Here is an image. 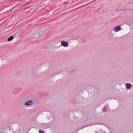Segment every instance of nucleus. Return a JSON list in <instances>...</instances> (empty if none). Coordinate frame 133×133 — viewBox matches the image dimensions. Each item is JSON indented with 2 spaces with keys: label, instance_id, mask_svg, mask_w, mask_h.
I'll return each instance as SVG.
<instances>
[{
  "label": "nucleus",
  "instance_id": "1",
  "mask_svg": "<svg viewBox=\"0 0 133 133\" xmlns=\"http://www.w3.org/2000/svg\"><path fill=\"white\" fill-rule=\"evenodd\" d=\"M61 44L64 47H67L68 45V43L66 42L62 41H61Z\"/></svg>",
  "mask_w": 133,
  "mask_h": 133
},
{
  "label": "nucleus",
  "instance_id": "2",
  "mask_svg": "<svg viewBox=\"0 0 133 133\" xmlns=\"http://www.w3.org/2000/svg\"><path fill=\"white\" fill-rule=\"evenodd\" d=\"M121 30V29L120 26L119 25H118L115 27L113 30H114L116 32Z\"/></svg>",
  "mask_w": 133,
  "mask_h": 133
},
{
  "label": "nucleus",
  "instance_id": "3",
  "mask_svg": "<svg viewBox=\"0 0 133 133\" xmlns=\"http://www.w3.org/2000/svg\"><path fill=\"white\" fill-rule=\"evenodd\" d=\"M33 102V101L32 100H30L26 101L25 103V105H30Z\"/></svg>",
  "mask_w": 133,
  "mask_h": 133
},
{
  "label": "nucleus",
  "instance_id": "4",
  "mask_svg": "<svg viewBox=\"0 0 133 133\" xmlns=\"http://www.w3.org/2000/svg\"><path fill=\"white\" fill-rule=\"evenodd\" d=\"M126 88L127 90L131 88L132 85L130 83H127L125 84Z\"/></svg>",
  "mask_w": 133,
  "mask_h": 133
},
{
  "label": "nucleus",
  "instance_id": "5",
  "mask_svg": "<svg viewBox=\"0 0 133 133\" xmlns=\"http://www.w3.org/2000/svg\"><path fill=\"white\" fill-rule=\"evenodd\" d=\"M14 38V37L13 36H11L9 37L7 39V41L9 42L12 41Z\"/></svg>",
  "mask_w": 133,
  "mask_h": 133
},
{
  "label": "nucleus",
  "instance_id": "6",
  "mask_svg": "<svg viewBox=\"0 0 133 133\" xmlns=\"http://www.w3.org/2000/svg\"><path fill=\"white\" fill-rule=\"evenodd\" d=\"M33 36L35 38H37L40 37L39 34L38 33L34 34Z\"/></svg>",
  "mask_w": 133,
  "mask_h": 133
},
{
  "label": "nucleus",
  "instance_id": "7",
  "mask_svg": "<svg viewBox=\"0 0 133 133\" xmlns=\"http://www.w3.org/2000/svg\"><path fill=\"white\" fill-rule=\"evenodd\" d=\"M103 111V112H105L107 110V108L106 107L104 106L102 108Z\"/></svg>",
  "mask_w": 133,
  "mask_h": 133
},
{
  "label": "nucleus",
  "instance_id": "8",
  "mask_svg": "<svg viewBox=\"0 0 133 133\" xmlns=\"http://www.w3.org/2000/svg\"><path fill=\"white\" fill-rule=\"evenodd\" d=\"M39 133H44L43 131L42 130H40L39 131Z\"/></svg>",
  "mask_w": 133,
  "mask_h": 133
}]
</instances>
